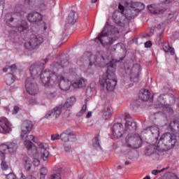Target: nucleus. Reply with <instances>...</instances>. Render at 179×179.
I'll return each instance as SVG.
<instances>
[{
  "label": "nucleus",
  "mask_w": 179,
  "mask_h": 179,
  "mask_svg": "<svg viewBox=\"0 0 179 179\" xmlns=\"http://www.w3.org/2000/svg\"><path fill=\"white\" fill-rule=\"evenodd\" d=\"M90 117H92V111L87 113L86 118H90Z\"/></svg>",
  "instance_id": "obj_54"
},
{
  "label": "nucleus",
  "mask_w": 179,
  "mask_h": 179,
  "mask_svg": "<svg viewBox=\"0 0 179 179\" xmlns=\"http://www.w3.org/2000/svg\"><path fill=\"white\" fill-rule=\"evenodd\" d=\"M97 2V0H92V3H96Z\"/></svg>",
  "instance_id": "obj_58"
},
{
  "label": "nucleus",
  "mask_w": 179,
  "mask_h": 179,
  "mask_svg": "<svg viewBox=\"0 0 179 179\" xmlns=\"http://www.w3.org/2000/svg\"><path fill=\"white\" fill-rule=\"evenodd\" d=\"M64 109L63 105H59L56 106L53 110L49 111L45 115L46 118H50V117H54L55 118H58L61 115V113Z\"/></svg>",
  "instance_id": "obj_17"
},
{
  "label": "nucleus",
  "mask_w": 179,
  "mask_h": 179,
  "mask_svg": "<svg viewBox=\"0 0 179 179\" xmlns=\"http://www.w3.org/2000/svg\"><path fill=\"white\" fill-rule=\"evenodd\" d=\"M69 65V62L68 61H63L62 62V64H60L58 62H54L52 65H51V68H52V69H64V68H65V66H68Z\"/></svg>",
  "instance_id": "obj_25"
},
{
  "label": "nucleus",
  "mask_w": 179,
  "mask_h": 179,
  "mask_svg": "<svg viewBox=\"0 0 179 179\" xmlns=\"http://www.w3.org/2000/svg\"><path fill=\"white\" fill-rule=\"evenodd\" d=\"M48 59H42L41 62L31 65L29 68L31 78H28L25 82V87L27 93L32 96L38 93V85L34 83V79L40 76L41 82L43 86H59L61 90L66 92L71 89L73 83L64 77L55 74L52 71L44 69V65L47 64Z\"/></svg>",
  "instance_id": "obj_1"
},
{
  "label": "nucleus",
  "mask_w": 179,
  "mask_h": 179,
  "mask_svg": "<svg viewBox=\"0 0 179 179\" xmlns=\"http://www.w3.org/2000/svg\"><path fill=\"white\" fill-rule=\"evenodd\" d=\"M148 10L152 15H162V13H164V8L160 7V4H152L148 6Z\"/></svg>",
  "instance_id": "obj_19"
},
{
  "label": "nucleus",
  "mask_w": 179,
  "mask_h": 179,
  "mask_svg": "<svg viewBox=\"0 0 179 179\" xmlns=\"http://www.w3.org/2000/svg\"><path fill=\"white\" fill-rule=\"evenodd\" d=\"M167 15L168 20H175L177 18V12L176 11H169Z\"/></svg>",
  "instance_id": "obj_34"
},
{
  "label": "nucleus",
  "mask_w": 179,
  "mask_h": 179,
  "mask_svg": "<svg viewBox=\"0 0 179 179\" xmlns=\"http://www.w3.org/2000/svg\"><path fill=\"white\" fill-rule=\"evenodd\" d=\"M9 69H10L11 72L16 71V65L13 64L11 66L9 67Z\"/></svg>",
  "instance_id": "obj_50"
},
{
  "label": "nucleus",
  "mask_w": 179,
  "mask_h": 179,
  "mask_svg": "<svg viewBox=\"0 0 179 179\" xmlns=\"http://www.w3.org/2000/svg\"><path fill=\"white\" fill-rule=\"evenodd\" d=\"M138 97L142 101H148L150 99V92L148 90H141Z\"/></svg>",
  "instance_id": "obj_23"
},
{
  "label": "nucleus",
  "mask_w": 179,
  "mask_h": 179,
  "mask_svg": "<svg viewBox=\"0 0 179 179\" xmlns=\"http://www.w3.org/2000/svg\"><path fill=\"white\" fill-rule=\"evenodd\" d=\"M48 170L47 168L43 167L41 169L40 173L41 174H45V176H47Z\"/></svg>",
  "instance_id": "obj_45"
},
{
  "label": "nucleus",
  "mask_w": 179,
  "mask_h": 179,
  "mask_svg": "<svg viewBox=\"0 0 179 179\" xmlns=\"http://www.w3.org/2000/svg\"><path fill=\"white\" fill-rule=\"evenodd\" d=\"M169 166H167L166 168H163L161 170H152L151 172V174L153 176H157L158 174H160V173H163V171H166V170H169Z\"/></svg>",
  "instance_id": "obj_36"
},
{
  "label": "nucleus",
  "mask_w": 179,
  "mask_h": 179,
  "mask_svg": "<svg viewBox=\"0 0 179 179\" xmlns=\"http://www.w3.org/2000/svg\"><path fill=\"white\" fill-rule=\"evenodd\" d=\"M42 27L44 31L47 30V24H45V22H43Z\"/></svg>",
  "instance_id": "obj_53"
},
{
  "label": "nucleus",
  "mask_w": 179,
  "mask_h": 179,
  "mask_svg": "<svg viewBox=\"0 0 179 179\" xmlns=\"http://www.w3.org/2000/svg\"><path fill=\"white\" fill-rule=\"evenodd\" d=\"M174 0H164L162 1V3H170V2H173Z\"/></svg>",
  "instance_id": "obj_52"
},
{
  "label": "nucleus",
  "mask_w": 179,
  "mask_h": 179,
  "mask_svg": "<svg viewBox=\"0 0 179 179\" xmlns=\"http://www.w3.org/2000/svg\"><path fill=\"white\" fill-rule=\"evenodd\" d=\"M139 72H141V65L136 64L131 69L130 80L136 83L139 80Z\"/></svg>",
  "instance_id": "obj_16"
},
{
  "label": "nucleus",
  "mask_w": 179,
  "mask_h": 179,
  "mask_svg": "<svg viewBox=\"0 0 179 179\" xmlns=\"http://www.w3.org/2000/svg\"><path fill=\"white\" fill-rule=\"evenodd\" d=\"M64 150L66 152V153H69L72 152V147L71 145H65Z\"/></svg>",
  "instance_id": "obj_42"
},
{
  "label": "nucleus",
  "mask_w": 179,
  "mask_h": 179,
  "mask_svg": "<svg viewBox=\"0 0 179 179\" xmlns=\"http://www.w3.org/2000/svg\"><path fill=\"white\" fill-rule=\"evenodd\" d=\"M86 111H87V106L86 104H85L83 106L80 111L77 113V116L82 117V115H83V114L86 113Z\"/></svg>",
  "instance_id": "obj_35"
},
{
  "label": "nucleus",
  "mask_w": 179,
  "mask_h": 179,
  "mask_svg": "<svg viewBox=\"0 0 179 179\" xmlns=\"http://www.w3.org/2000/svg\"><path fill=\"white\" fill-rule=\"evenodd\" d=\"M145 48H150V47H152V41H148L145 42Z\"/></svg>",
  "instance_id": "obj_46"
},
{
  "label": "nucleus",
  "mask_w": 179,
  "mask_h": 179,
  "mask_svg": "<svg viewBox=\"0 0 179 179\" xmlns=\"http://www.w3.org/2000/svg\"><path fill=\"white\" fill-rule=\"evenodd\" d=\"M177 143L176 136L170 133L164 134L156 143H152L151 145L147 147L145 151L146 156H150L155 153V150L157 152H167L170 149H173Z\"/></svg>",
  "instance_id": "obj_4"
},
{
  "label": "nucleus",
  "mask_w": 179,
  "mask_h": 179,
  "mask_svg": "<svg viewBox=\"0 0 179 179\" xmlns=\"http://www.w3.org/2000/svg\"><path fill=\"white\" fill-rule=\"evenodd\" d=\"M124 131L129 132L131 131L136 130V122L134 121L132 119H129L126 120V123L124 125Z\"/></svg>",
  "instance_id": "obj_21"
},
{
  "label": "nucleus",
  "mask_w": 179,
  "mask_h": 179,
  "mask_svg": "<svg viewBox=\"0 0 179 179\" xmlns=\"http://www.w3.org/2000/svg\"><path fill=\"white\" fill-rule=\"evenodd\" d=\"M118 29L115 27L106 22L101 32L94 38V42L101 44L103 47L112 45V44H114L115 39L108 38V36H114L118 34Z\"/></svg>",
  "instance_id": "obj_6"
},
{
  "label": "nucleus",
  "mask_w": 179,
  "mask_h": 179,
  "mask_svg": "<svg viewBox=\"0 0 179 179\" xmlns=\"http://www.w3.org/2000/svg\"><path fill=\"white\" fill-rule=\"evenodd\" d=\"M112 114L113 110H111V108L109 106L104 108L102 115L103 120H108Z\"/></svg>",
  "instance_id": "obj_28"
},
{
  "label": "nucleus",
  "mask_w": 179,
  "mask_h": 179,
  "mask_svg": "<svg viewBox=\"0 0 179 179\" xmlns=\"http://www.w3.org/2000/svg\"><path fill=\"white\" fill-rule=\"evenodd\" d=\"M118 169H121V166H118Z\"/></svg>",
  "instance_id": "obj_60"
},
{
  "label": "nucleus",
  "mask_w": 179,
  "mask_h": 179,
  "mask_svg": "<svg viewBox=\"0 0 179 179\" xmlns=\"http://www.w3.org/2000/svg\"><path fill=\"white\" fill-rule=\"evenodd\" d=\"M142 146V138L138 134H129L124 140L122 153L123 155H129L132 149H138Z\"/></svg>",
  "instance_id": "obj_8"
},
{
  "label": "nucleus",
  "mask_w": 179,
  "mask_h": 179,
  "mask_svg": "<svg viewBox=\"0 0 179 179\" xmlns=\"http://www.w3.org/2000/svg\"><path fill=\"white\" fill-rule=\"evenodd\" d=\"M50 179H62V178H61V174L59 173H53L51 175Z\"/></svg>",
  "instance_id": "obj_40"
},
{
  "label": "nucleus",
  "mask_w": 179,
  "mask_h": 179,
  "mask_svg": "<svg viewBox=\"0 0 179 179\" xmlns=\"http://www.w3.org/2000/svg\"><path fill=\"white\" fill-rule=\"evenodd\" d=\"M0 104H1V100H0Z\"/></svg>",
  "instance_id": "obj_61"
},
{
  "label": "nucleus",
  "mask_w": 179,
  "mask_h": 179,
  "mask_svg": "<svg viewBox=\"0 0 179 179\" xmlns=\"http://www.w3.org/2000/svg\"><path fill=\"white\" fill-rule=\"evenodd\" d=\"M20 179H36L33 175H29L27 178L24 176V173H20Z\"/></svg>",
  "instance_id": "obj_37"
},
{
  "label": "nucleus",
  "mask_w": 179,
  "mask_h": 179,
  "mask_svg": "<svg viewBox=\"0 0 179 179\" xmlns=\"http://www.w3.org/2000/svg\"><path fill=\"white\" fill-rule=\"evenodd\" d=\"M162 38H163V34L162 33H161L159 34V36L158 38L159 41H162Z\"/></svg>",
  "instance_id": "obj_55"
},
{
  "label": "nucleus",
  "mask_w": 179,
  "mask_h": 179,
  "mask_svg": "<svg viewBox=\"0 0 179 179\" xmlns=\"http://www.w3.org/2000/svg\"><path fill=\"white\" fill-rule=\"evenodd\" d=\"M164 95H160L158 97L157 101L155 103L156 108H164V98L163 97Z\"/></svg>",
  "instance_id": "obj_30"
},
{
  "label": "nucleus",
  "mask_w": 179,
  "mask_h": 179,
  "mask_svg": "<svg viewBox=\"0 0 179 179\" xmlns=\"http://www.w3.org/2000/svg\"><path fill=\"white\" fill-rule=\"evenodd\" d=\"M162 47L165 52H169L171 55H174V48H171L169 43L164 44Z\"/></svg>",
  "instance_id": "obj_31"
},
{
  "label": "nucleus",
  "mask_w": 179,
  "mask_h": 179,
  "mask_svg": "<svg viewBox=\"0 0 179 179\" xmlns=\"http://www.w3.org/2000/svg\"><path fill=\"white\" fill-rule=\"evenodd\" d=\"M77 20L78 15H76V12L74 10L70 11L67 17V23H69L70 24H75Z\"/></svg>",
  "instance_id": "obj_24"
},
{
  "label": "nucleus",
  "mask_w": 179,
  "mask_h": 179,
  "mask_svg": "<svg viewBox=\"0 0 179 179\" xmlns=\"http://www.w3.org/2000/svg\"><path fill=\"white\" fill-rule=\"evenodd\" d=\"M71 138H75V133L71 129H67L60 134V139L63 142H69Z\"/></svg>",
  "instance_id": "obj_20"
},
{
  "label": "nucleus",
  "mask_w": 179,
  "mask_h": 179,
  "mask_svg": "<svg viewBox=\"0 0 179 179\" xmlns=\"http://www.w3.org/2000/svg\"><path fill=\"white\" fill-rule=\"evenodd\" d=\"M7 179H17L16 178V175H15L14 173H10L7 175L6 176Z\"/></svg>",
  "instance_id": "obj_41"
},
{
  "label": "nucleus",
  "mask_w": 179,
  "mask_h": 179,
  "mask_svg": "<svg viewBox=\"0 0 179 179\" xmlns=\"http://www.w3.org/2000/svg\"><path fill=\"white\" fill-rule=\"evenodd\" d=\"M66 113H67V115H66V117H69L70 113H69V110H66Z\"/></svg>",
  "instance_id": "obj_57"
},
{
  "label": "nucleus",
  "mask_w": 179,
  "mask_h": 179,
  "mask_svg": "<svg viewBox=\"0 0 179 179\" xmlns=\"http://www.w3.org/2000/svg\"><path fill=\"white\" fill-rule=\"evenodd\" d=\"M3 72H8V68H6V67L4 68V69H3Z\"/></svg>",
  "instance_id": "obj_59"
},
{
  "label": "nucleus",
  "mask_w": 179,
  "mask_h": 179,
  "mask_svg": "<svg viewBox=\"0 0 179 179\" xmlns=\"http://www.w3.org/2000/svg\"><path fill=\"white\" fill-rule=\"evenodd\" d=\"M0 149L3 150V152L1 153H13V152H16L17 149V144L13 142H7L3 143L0 145Z\"/></svg>",
  "instance_id": "obj_14"
},
{
  "label": "nucleus",
  "mask_w": 179,
  "mask_h": 179,
  "mask_svg": "<svg viewBox=\"0 0 179 179\" xmlns=\"http://www.w3.org/2000/svg\"><path fill=\"white\" fill-rule=\"evenodd\" d=\"M34 0H25V3L30 5ZM37 3L36 9L39 10H47V9H51L52 6H54V0H36Z\"/></svg>",
  "instance_id": "obj_10"
},
{
  "label": "nucleus",
  "mask_w": 179,
  "mask_h": 179,
  "mask_svg": "<svg viewBox=\"0 0 179 179\" xmlns=\"http://www.w3.org/2000/svg\"><path fill=\"white\" fill-rule=\"evenodd\" d=\"M23 162L26 171H30L32 166L31 159L29 157L25 156L23 158Z\"/></svg>",
  "instance_id": "obj_27"
},
{
  "label": "nucleus",
  "mask_w": 179,
  "mask_h": 179,
  "mask_svg": "<svg viewBox=\"0 0 179 179\" xmlns=\"http://www.w3.org/2000/svg\"><path fill=\"white\" fill-rule=\"evenodd\" d=\"M86 83H87V80L83 78H79L76 80V82L73 83L72 86L74 89H79L86 86Z\"/></svg>",
  "instance_id": "obj_22"
},
{
  "label": "nucleus",
  "mask_w": 179,
  "mask_h": 179,
  "mask_svg": "<svg viewBox=\"0 0 179 179\" xmlns=\"http://www.w3.org/2000/svg\"><path fill=\"white\" fill-rule=\"evenodd\" d=\"M131 164V162H129V161H126L125 162H124V164L126 165V166H128V164Z\"/></svg>",
  "instance_id": "obj_56"
},
{
  "label": "nucleus",
  "mask_w": 179,
  "mask_h": 179,
  "mask_svg": "<svg viewBox=\"0 0 179 179\" xmlns=\"http://www.w3.org/2000/svg\"><path fill=\"white\" fill-rule=\"evenodd\" d=\"M48 97H50V99H54V97H57V93L53 92L48 94Z\"/></svg>",
  "instance_id": "obj_49"
},
{
  "label": "nucleus",
  "mask_w": 179,
  "mask_h": 179,
  "mask_svg": "<svg viewBox=\"0 0 179 179\" xmlns=\"http://www.w3.org/2000/svg\"><path fill=\"white\" fill-rule=\"evenodd\" d=\"M61 139V135L59 134H53L51 136V141H59Z\"/></svg>",
  "instance_id": "obj_39"
},
{
  "label": "nucleus",
  "mask_w": 179,
  "mask_h": 179,
  "mask_svg": "<svg viewBox=\"0 0 179 179\" xmlns=\"http://www.w3.org/2000/svg\"><path fill=\"white\" fill-rule=\"evenodd\" d=\"M3 1H0V19H2V15H3Z\"/></svg>",
  "instance_id": "obj_38"
},
{
  "label": "nucleus",
  "mask_w": 179,
  "mask_h": 179,
  "mask_svg": "<svg viewBox=\"0 0 179 179\" xmlns=\"http://www.w3.org/2000/svg\"><path fill=\"white\" fill-rule=\"evenodd\" d=\"M125 134L124 125L121 123H115L112 127V134L114 138L117 139L121 138Z\"/></svg>",
  "instance_id": "obj_13"
},
{
  "label": "nucleus",
  "mask_w": 179,
  "mask_h": 179,
  "mask_svg": "<svg viewBox=\"0 0 179 179\" xmlns=\"http://www.w3.org/2000/svg\"><path fill=\"white\" fill-rule=\"evenodd\" d=\"M31 129H33V123H31V121L27 120L22 122L20 136L21 139H25L24 145L28 150H30L31 148L34 146V144L32 142L37 143V137L33 135H29ZM31 141H32V142H31Z\"/></svg>",
  "instance_id": "obj_7"
},
{
  "label": "nucleus",
  "mask_w": 179,
  "mask_h": 179,
  "mask_svg": "<svg viewBox=\"0 0 179 179\" xmlns=\"http://www.w3.org/2000/svg\"><path fill=\"white\" fill-rule=\"evenodd\" d=\"M93 147L96 149V150H101V146L100 145V138H99V135H97L93 140Z\"/></svg>",
  "instance_id": "obj_33"
},
{
  "label": "nucleus",
  "mask_w": 179,
  "mask_h": 179,
  "mask_svg": "<svg viewBox=\"0 0 179 179\" xmlns=\"http://www.w3.org/2000/svg\"><path fill=\"white\" fill-rule=\"evenodd\" d=\"M83 60L90 61V65H95L96 66H100L101 68L106 64L107 71L103 74L99 78V85L102 87H106L108 92H113L115 90L117 86V76H115V64L118 61L115 59H112L108 62V59L104 55L98 53L96 56L92 55L90 52H85L82 57ZM108 62V63H107Z\"/></svg>",
  "instance_id": "obj_2"
},
{
  "label": "nucleus",
  "mask_w": 179,
  "mask_h": 179,
  "mask_svg": "<svg viewBox=\"0 0 179 179\" xmlns=\"http://www.w3.org/2000/svg\"><path fill=\"white\" fill-rule=\"evenodd\" d=\"M143 134H151L154 136L155 142H159V135H160V131L159 130V127L157 125L148 127L143 131Z\"/></svg>",
  "instance_id": "obj_15"
},
{
  "label": "nucleus",
  "mask_w": 179,
  "mask_h": 179,
  "mask_svg": "<svg viewBox=\"0 0 179 179\" xmlns=\"http://www.w3.org/2000/svg\"><path fill=\"white\" fill-rule=\"evenodd\" d=\"M0 159H1V167L2 170L6 171L9 169L8 163L5 160V154L0 151Z\"/></svg>",
  "instance_id": "obj_29"
},
{
  "label": "nucleus",
  "mask_w": 179,
  "mask_h": 179,
  "mask_svg": "<svg viewBox=\"0 0 179 179\" xmlns=\"http://www.w3.org/2000/svg\"><path fill=\"white\" fill-rule=\"evenodd\" d=\"M76 103V98L71 96L69 98L63 106L64 110H67Z\"/></svg>",
  "instance_id": "obj_26"
},
{
  "label": "nucleus",
  "mask_w": 179,
  "mask_h": 179,
  "mask_svg": "<svg viewBox=\"0 0 179 179\" xmlns=\"http://www.w3.org/2000/svg\"><path fill=\"white\" fill-rule=\"evenodd\" d=\"M118 9L121 12L115 11L113 19L116 24L121 25V15H124L126 19H134L136 17V12L145 9V4L141 2L124 1L119 3Z\"/></svg>",
  "instance_id": "obj_3"
},
{
  "label": "nucleus",
  "mask_w": 179,
  "mask_h": 179,
  "mask_svg": "<svg viewBox=\"0 0 179 179\" xmlns=\"http://www.w3.org/2000/svg\"><path fill=\"white\" fill-rule=\"evenodd\" d=\"M51 154H50V147L46 143L39 142L36 152L32 155L34 166L38 167L43 159V162H47Z\"/></svg>",
  "instance_id": "obj_9"
},
{
  "label": "nucleus",
  "mask_w": 179,
  "mask_h": 179,
  "mask_svg": "<svg viewBox=\"0 0 179 179\" xmlns=\"http://www.w3.org/2000/svg\"><path fill=\"white\" fill-rule=\"evenodd\" d=\"M36 104H38V102L36 99H30L29 100V105L30 106H36Z\"/></svg>",
  "instance_id": "obj_44"
},
{
  "label": "nucleus",
  "mask_w": 179,
  "mask_h": 179,
  "mask_svg": "<svg viewBox=\"0 0 179 179\" xmlns=\"http://www.w3.org/2000/svg\"><path fill=\"white\" fill-rule=\"evenodd\" d=\"M169 178L168 179H179L178 176L175 173H169Z\"/></svg>",
  "instance_id": "obj_43"
},
{
  "label": "nucleus",
  "mask_w": 179,
  "mask_h": 179,
  "mask_svg": "<svg viewBox=\"0 0 179 179\" xmlns=\"http://www.w3.org/2000/svg\"><path fill=\"white\" fill-rule=\"evenodd\" d=\"M43 38L41 35H32L29 41L24 43V47L27 50H34L37 45H40L43 43Z\"/></svg>",
  "instance_id": "obj_11"
},
{
  "label": "nucleus",
  "mask_w": 179,
  "mask_h": 179,
  "mask_svg": "<svg viewBox=\"0 0 179 179\" xmlns=\"http://www.w3.org/2000/svg\"><path fill=\"white\" fill-rule=\"evenodd\" d=\"M3 108L7 114H9V113H10V108L9 106H3Z\"/></svg>",
  "instance_id": "obj_47"
},
{
  "label": "nucleus",
  "mask_w": 179,
  "mask_h": 179,
  "mask_svg": "<svg viewBox=\"0 0 179 179\" xmlns=\"http://www.w3.org/2000/svg\"><path fill=\"white\" fill-rule=\"evenodd\" d=\"M12 132V124L8 118L1 117L0 118V134H8Z\"/></svg>",
  "instance_id": "obj_12"
},
{
  "label": "nucleus",
  "mask_w": 179,
  "mask_h": 179,
  "mask_svg": "<svg viewBox=\"0 0 179 179\" xmlns=\"http://www.w3.org/2000/svg\"><path fill=\"white\" fill-rule=\"evenodd\" d=\"M27 19L31 23H38L43 20V15L38 12H31L28 14Z\"/></svg>",
  "instance_id": "obj_18"
},
{
  "label": "nucleus",
  "mask_w": 179,
  "mask_h": 179,
  "mask_svg": "<svg viewBox=\"0 0 179 179\" xmlns=\"http://www.w3.org/2000/svg\"><path fill=\"white\" fill-rule=\"evenodd\" d=\"M24 11L23 10V8L22 6H16L14 9V13H8L6 15L5 22L7 26L9 27H13L18 30L21 33V31H24V30H27L29 29V25L25 20H20L17 21L15 16H23L24 15Z\"/></svg>",
  "instance_id": "obj_5"
},
{
  "label": "nucleus",
  "mask_w": 179,
  "mask_h": 179,
  "mask_svg": "<svg viewBox=\"0 0 179 179\" xmlns=\"http://www.w3.org/2000/svg\"><path fill=\"white\" fill-rule=\"evenodd\" d=\"M19 110H20V108L18 106H14L13 114H16L17 113H19Z\"/></svg>",
  "instance_id": "obj_48"
},
{
  "label": "nucleus",
  "mask_w": 179,
  "mask_h": 179,
  "mask_svg": "<svg viewBox=\"0 0 179 179\" xmlns=\"http://www.w3.org/2000/svg\"><path fill=\"white\" fill-rule=\"evenodd\" d=\"M6 79V83L8 86H10L14 82H15V77L13 76V74L8 73L5 76Z\"/></svg>",
  "instance_id": "obj_32"
},
{
  "label": "nucleus",
  "mask_w": 179,
  "mask_h": 179,
  "mask_svg": "<svg viewBox=\"0 0 179 179\" xmlns=\"http://www.w3.org/2000/svg\"><path fill=\"white\" fill-rule=\"evenodd\" d=\"M45 176L44 173H41L39 174V178L40 179H45Z\"/></svg>",
  "instance_id": "obj_51"
}]
</instances>
